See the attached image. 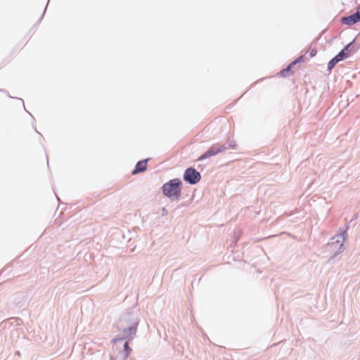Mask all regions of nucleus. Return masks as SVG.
Here are the masks:
<instances>
[{
    "label": "nucleus",
    "mask_w": 360,
    "mask_h": 360,
    "mask_svg": "<svg viewBox=\"0 0 360 360\" xmlns=\"http://www.w3.org/2000/svg\"><path fill=\"white\" fill-rule=\"evenodd\" d=\"M181 181L179 179H174L162 186V192L165 195L172 199H179L181 195Z\"/></svg>",
    "instance_id": "obj_1"
},
{
    "label": "nucleus",
    "mask_w": 360,
    "mask_h": 360,
    "mask_svg": "<svg viewBox=\"0 0 360 360\" xmlns=\"http://www.w3.org/2000/svg\"><path fill=\"white\" fill-rule=\"evenodd\" d=\"M184 179L191 184H195L200 181V174L197 170L190 167L185 171Z\"/></svg>",
    "instance_id": "obj_2"
},
{
    "label": "nucleus",
    "mask_w": 360,
    "mask_h": 360,
    "mask_svg": "<svg viewBox=\"0 0 360 360\" xmlns=\"http://www.w3.org/2000/svg\"><path fill=\"white\" fill-rule=\"evenodd\" d=\"M225 148H226L224 145H213L199 158V160H204L209 157L215 155L219 153L224 151Z\"/></svg>",
    "instance_id": "obj_3"
},
{
    "label": "nucleus",
    "mask_w": 360,
    "mask_h": 360,
    "mask_svg": "<svg viewBox=\"0 0 360 360\" xmlns=\"http://www.w3.org/2000/svg\"><path fill=\"white\" fill-rule=\"evenodd\" d=\"M360 21V11L358 10L356 13L347 17H343L341 22L347 25H352Z\"/></svg>",
    "instance_id": "obj_4"
},
{
    "label": "nucleus",
    "mask_w": 360,
    "mask_h": 360,
    "mask_svg": "<svg viewBox=\"0 0 360 360\" xmlns=\"http://www.w3.org/2000/svg\"><path fill=\"white\" fill-rule=\"evenodd\" d=\"M147 160L139 161L136 163L135 169L132 171L133 175L144 172L147 168Z\"/></svg>",
    "instance_id": "obj_5"
},
{
    "label": "nucleus",
    "mask_w": 360,
    "mask_h": 360,
    "mask_svg": "<svg viewBox=\"0 0 360 360\" xmlns=\"http://www.w3.org/2000/svg\"><path fill=\"white\" fill-rule=\"evenodd\" d=\"M347 46L343 50H342L335 58L338 60V62L342 60L343 59L348 57L349 53H346L345 51L347 49L348 46Z\"/></svg>",
    "instance_id": "obj_6"
},
{
    "label": "nucleus",
    "mask_w": 360,
    "mask_h": 360,
    "mask_svg": "<svg viewBox=\"0 0 360 360\" xmlns=\"http://www.w3.org/2000/svg\"><path fill=\"white\" fill-rule=\"evenodd\" d=\"M296 63V61H294L293 63H290L288 67L287 68L283 70L281 72V75L283 76V77H287L289 75V72L291 70V68L292 65H294Z\"/></svg>",
    "instance_id": "obj_7"
},
{
    "label": "nucleus",
    "mask_w": 360,
    "mask_h": 360,
    "mask_svg": "<svg viewBox=\"0 0 360 360\" xmlns=\"http://www.w3.org/2000/svg\"><path fill=\"white\" fill-rule=\"evenodd\" d=\"M338 63V61L335 57L332 58L328 63V70L330 71Z\"/></svg>",
    "instance_id": "obj_8"
},
{
    "label": "nucleus",
    "mask_w": 360,
    "mask_h": 360,
    "mask_svg": "<svg viewBox=\"0 0 360 360\" xmlns=\"http://www.w3.org/2000/svg\"><path fill=\"white\" fill-rule=\"evenodd\" d=\"M124 350L127 353V356H128L129 352H131V349L129 347V343L127 342L124 343Z\"/></svg>",
    "instance_id": "obj_9"
},
{
    "label": "nucleus",
    "mask_w": 360,
    "mask_h": 360,
    "mask_svg": "<svg viewBox=\"0 0 360 360\" xmlns=\"http://www.w3.org/2000/svg\"><path fill=\"white\" fill-rule=\"evenodd\" d=\"M317 53V51L316 49H312L310 51V57H314Z\"/></svg>",
    "instance_id": "obj_10"
},
{
    "label": "nucleus",
    "mask_w": 360,
    "mask_h": 360,
    "mask_svg": "<svg viewBox=\"0 0 360 360\" xmlns=\"http://www.w3.org/2000/svg\"><path fill=\"white\" fill-rule=\"evenodd\" d=\"M5 97L6 94L3 91H0V101Z\"/></svg>",
    "instance_id": "obj_11"
}]
</instances>
